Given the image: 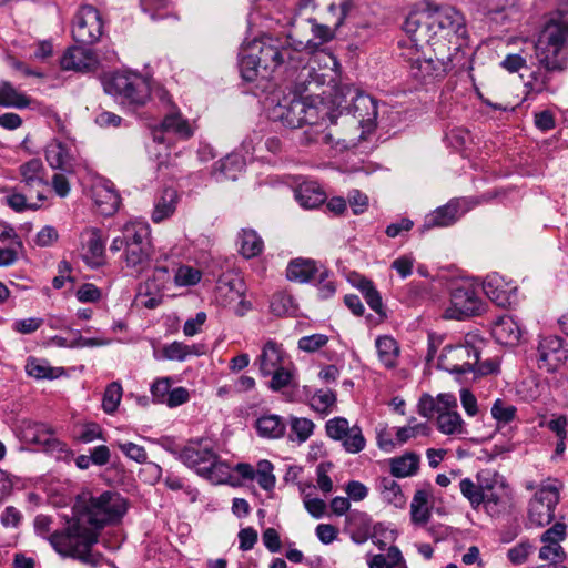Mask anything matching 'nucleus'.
I'll return each mask as SVG.
<instances>
[{"instance_id": "f257e3e1", "label": "nucleus", "mask_w": 568, "mask_h": 568, "mask_svg": "<svg viewBox=\"0 0 568 568\" xmlns=\"http://www.w3.org/2000/svg\"><path fill=\"white\" fill-rule=\"evenodd\" d=\"M128 500L120 493L105 490L99 495L83 493L75 498L72 516L65 526L52 532L48 540L62 557L97 567L102 555L93 550L102 529L119 524L128 511Z\"/></svg>"}, {"instance_id": "f03ea898", "label": "nucleus", "mask_w": 568, "mask_h": 568, "mask_svg": "<svg viewBox=\"0 0 568 568\" xmlns=\"http://www.w3.org/2000/svg\"><path fill=\"white\" fill-rule=\"evenodd\" d=\"M251 43V52L254 51L257 61L266 73H272L278 68H284L285 71H295L302 67L300 77L317 75L314 68H307L304 64L305 58L302 52L303 49L313 48L312 40L307 42L298 41L292 43L291 37L284 39L263 37L260 40H254ZM316 44H314L315 47Z\"/></svg>"}, {"instance_id": "7ed1b4c3", "label": "nucleus", "mask_w": 568, "mask_h": 568, "mask_svg": "<svg viewBox=\"0 0 568 568\" xmlns=\"http://www.w3.org/2000/svg\"><path fill=\"white\" fill-rule=\"evenodd\" d=\"M110 251H123L121 258L125 266L141 273L149 266L153 255L150 226L139 221L124 224L121 235L113 239Z\"/></svg>"}, {"instance_id": "20e7f679", "label": "nucleus", "mask_w": 568, "mask_h": 568, "mask_svg": "<svg viewBox=\"0 0 568 568\" xmlns=\"http://www.w3.org/2000/svg\"><path fill=\"white\" fill-rule=\"evenodd\" d=\"M179 460L214 485L225 484L231 477L230 466L221 460L209 438L189 440L180 449Z\"/></svg>"}, {"instance_id": "39448f33", "label": "nucleus", "mask_w": 568, "mask_h": 568, "mask_svg": "<svg viewBox=\"0 0 568 568\" xmlns=\"http://www.w3.org/2000/svg\"><path fill=\"white\" fill-rule=\"evenodd\" d=\"M567 43L568 22L561 18L548 20L535 44L538 65L548 72H564L568 62Z\"/></svg>"}, {"instance_id": "423d86ee", "label": "nucleus", "mask_w": 568, "mask_h": 568, "mask_svg": "<svg viewBox=\"0 0 568 568\" xmlns=\"http://www.w3.org/2000/svg\"><path fill=\"white\" fill-rule=\"evenodd\" d=\"M328 115V105L318 98L284 99L268 110V118L285 128H311Z\"/></svg>"}, {"instance_id": "0eeeda50", "label": "nucleus", "mask_w": 568, "mask_h": 568, "mask_svg": "<svg viewBox=\"0 0 568 568\" xmlns=\"http://www.w3.org/2000/svg\"><path fill=\"white\" fill-rule=\"evenodd\" d=\"M104 90L120 99L122 104L138 109L144 106L151 98V79L139 72L116 71L105 79Z\"/></svg>"}, {"instance_id": "6e6552de", "label": "nucleus", "mask_w": 568, "mask_h": 568, "mask_svg": "<svg viewBox=\"0 0 568 568\" xmlns=\"http://www.w3.org/2000/svg\"><path fill=\"white\" fill-rule=\"evenodd\" d=\"M483 339L467 335L465 342L455 346H445L439 357V365L454 374L475 372L483 348Z\"/></svg>"}, {"instance_id": "1a4fd4ad", "label": "nucleus", "mask_w": 568, "mask_h": 568, "mask_svg": "<svg viewBox=\"0 0 568 568\" xmlns=\"http://www.w3.org/2000/svg\"><path fill=\"white\" fill-rule=\"evenodd\" d=\"M430 34L433 42L437 43V38L452 42V38H465L467 34L465 18L454 7H436L427 12Z\"/></svg>"}, {"instance_id": "9d476101", "label": "nucleus", "mask_w": 568, "mask_h": 568, "mask_svg": "<svg viewBox=\"0 0 568 568\" xmlns=\"http://www.w3.org/2000/svg\"><path fill=\"white\" fill-rule=\"evenodd\" d=\"M485 311V303L470 284H454L450 292V305L445 310L447 320L463 321L478 316Z\"/></svg>"}, {"instance_id": "9b49d317", "label": "nucleus", "mask_w": 568, "mask_h": 568, "mask_svg": "<svg viewBox=\"0 0 568 568\" xmlns=\"http://www.w3.org/2000/svg\"><path fill=\"white\" fill-rule=\"evenodd\" d=\"M556 483L548 479L529 501L528 519L531 525L544 527L554 520L555 508L559 503V487Z\"/></svg>"}, {"instance_id": "f8f14e48", "label": "nucleus", "mask_w": 568, "mask_h": 568, "mask_svg": "<svg viewBox=\"0 0 568 568\" xmlns=\"http://www.w3.org/2000/svg\"><path fill=\"white\" fill-rule=\"evenodd\" d=\"M483 506L490 516H499L513 506V490L505 479L496 473H490L484 481Z\"/></svg>"}, {"instance_id": "ddd939ff", "label": "nucleus", "mask_w": 568, "mask_h": 568, "mask_svg": "<svg viewBox=\"0 0 568 568\" xmlns=\"http://www.w3.org/2000/svg\"><path fill=\"white\" fill-rule=\"evenodd\" d=\"M326 435L342 444L344 450L348 454H357L366 446V439L362 428L358 425L349 426L345 417H334L325 424Z\"/></svg>"}, {"instance_id": "4468645a", "label": "nucleus", "mask_w": 568, "mask_h": 568, "mask_svg": "<svg viewBox=\"0 0 568 568\" xmlns=\"http://www.w3.org/2000/svg\"><path fill=\"white\" fill-rule=\"evenodd\" d=\"M102 19L98 9L93 6H82L73 21L72 36L80 44H92L102 36Z\"/></svg>"}, {"instance_id": "2eb2a0df", "label": "nucleus", "mask_w": 568, "mask_h": 568, "mask_svg": "<svg viewBox=\"0 0 568 568\" xmlns=\"http://www.w3.org/2000/svg\"><path fill=\"white\" fill-rule=\"evenodd\" d=\"M193 134L192 125L176 105H172V110H168L163 120L152 129L153 140L158 143H166L168 135L179 140H189Z\"/></svg>"}, {"instance_id": "dca6fc26", "label": "nucleus", "mask_w": 568, "mask_h": 568, "mask_svg": "<svg viewBox=\"0 0 568 568\" xmlns=\"http://www.w3.org/2000/svg\"><path fill=\"white\" fill-rule=\"evenodd\" d=\"M19 174L23 189L30 194L34 192L38 202L47 200V191L49 182L47 179V170L40 159L33 158L19 166Z\"/></svg>"}, {"instance_id": "f3484780", "label": "nucleus", "mask_w": 568, "mask_h": 568, "mask_svg": "<svg viewBox=\"0 0 568 568\" xmlns=\"http://www.w3.org/2000/svg\"><path fill=\"white\" fill-rule=\"evenodd\" d=\"M88 44L69 48L60 59V65L65 71L91 72L99 65V59Z\"/></svg>"}, {"instance_id": "a211bd4d", "label": "nucleus", "mask_w": 568, "mask_h": 568, "mask_svg": "<svg viewBox=\"0 0 568 568\" xmlns=\"http://www.w3.org/2000/svg\"><path fill=\"white\" fill-rule=\"evenodd\" d=\"M44 155L48 164L53 170H60L65 173L74 172L75 156L73 146L60 139H52L44 149Z\"/></svg>"}, {"instance_id": "6ab92c4d", "label": "nucleus", "mask_w": 568, "mask_h": 568, "mask_svg": "<svg viewBox=\"0 0 568 568\" xmlns=\"http://www.w3.org/2000/svg\"><path fill=\"white\" fill-rule=\"evenodd\" d=\"M566 351L562 348V339L556 336L544 338L538 347L539 367L554 372L566 359Z\"/></svg>"}, {"instance_id": "aec40b11", "label": "nucleus", "mask_w": 568, "mask_h": 568, "mask_svg": "<svg viewBox=\"0 0 568 568\" xmlns=\"http://www.w3.org/2000/svg\"><path fill=\"white\" fill-rule=\"evenodd\" d=\"M91 193L92 200L102 215L110 216L118 211L121 199L111 183H97L92 186Z\"/></svg>"}, {"instance_id": "412c9836", "label": "nucleus", "mask_w": 568, "mask_h": 568, "mask_svg": "<svg viewBox=\"0 0 568 568\" xmlns=\"http://www.w3.org/2000/svg\"><path fill=\"white\" fill-rule=\"evenodd\" d=\"M484 292L489 300L500 307L510 305L516 287L506 283L497 274L488 275L484 282Z\"/></svg>"}, {"instance_id": "4be33fe9", "label": "nucleus", "mask_w": 568, "mask_h": 568, "mask_svg": "<svg viewBox=\"0 0 568 568\" xmlns=\"http://www.w3.org/2000/svg\"><path fill=\"white\" fill-rule=\"evenodd\" d=\"M349 112L363 128H372L377 119V105L375 100L367 94H357L349 108Z\"/></svg>"}, {"instance_id": "5701e85b", "label": "nucleus", "mask_w": 568, "mask_h": 568, "mask_svg": "<svg viewBox=\"0 0 568 568\" xmlns=\"http://www.w3.org/2000/svg\"><path fill=\"white\" fill-rule=\"evenodd\" d=\"M459 216L460 214L458 201H449L447 204L437 207L432 213L426 215L422 232L434 227H447L454 224L459 219Z\"/></svg>"}, {"instance_id": "b1692460", "label": "nucleus", "mask_w": 568, "mask_h": 568, "mask_svg": "<svg viewBox=\"0 0 568 568\" xmlns=\"http://www.w3.org/2000/svg\"><path fill=\"white\" fill-rule=\"evenodd\" d=\"M404 30L409 34L415 45H423L424 43L429 45L436 44V42H433L427 13L410 14L404 23Z\"/></svg>"}, {"instance_id": "393cba45", "label": "nucleus", "mask_w": 568, "mask_h": 568, "mask_svg": "<svg viewBox=\"0 0 568 568\" xmlns=\"http://www.w3.org/2000/svg\"><path fill=\"white\" fill-rule=\"evenodd\" d=\"M493 335L499 344L516 345L520 341L523 329L514 317L505 315L495 322Z\"/></svg>"}, {"instance_id": "a878e982", "label": "nucleus", "mask_w": 568, "mask_h": 568, "mask_svg": "<svg viewBox=\"0 0 568 568\" xmlns=\"http://www.w3.org/2000/svg\"><path fill=\"white\" fill-rule=\"evenodd\" d=\"M430 497V485L415 491L410 504V520L414 525L425 526L429 521L432 516L429 507Z\"/></svg>"}, {"instance_id": "bb28decb", "label": "nucleus", "mask_w": 568, "mask_h": 568, "mask_svg": "<svg viewBox=\"0 0 568 568\" xmlns=\"http://www.w3.org/2000/svg\"><path fill=\"white\" fill-rule=\"evenodd\" d=\"M446 65L443 60L436 58H420L419 55L412 59L410 74L419 80L426 81L429 78L442 77L446 73Z\"/></svg>"}, {"instance_id": "cd10ccee", "label": "nucleus", "mask_w": 568, "mask_h": 568, "mask_svg": "<svg viewBox=\"0 0 568 568\" xmlns=\"http://www.w3.org/2000/svg\"><path fill=\"white\" fill-rule=\"evenodd\" d=\"M83 261L90 267H99L105 263V243L99 229H92L84 245Z\"/></svg>"}, {"instance_id": "c85d7f7f", "label": "nucleus", "mask_w": 568, "mask_h": 568, "mask_svg": "<svg viewBox=\"0 0 568 568\" xmlns=\"http://www.w3.org/2000/svg\"><path fill=\"white\" fill-rule=\"evenodd\" d=\"M286 422L276 414H264L255 422V428L260 437L278 439L286 433Z\"/></svg>"}, {"instance_id": "c756f323", "label": "nucleus", "mask_w": 568, "mask_h": 568, "mask_svg": "<svg viewBox=\"0 0 568 568\" xmlns=\"http://www.w3.org/2000/svg\"><path fill=\"white\" fill-rule=\"evenodd\" d=\"M329 121V123H334V115L328 111V115L324 118V120H320L317 124L312 125L303 131L301 134L300 141L302 144H312V143H323L327 145H338L341 143V139H335L331 131L326 129H320L323 125V122Z\"/></svg>"}, {"instance_id": "7c9ffc66", "label": "nucleus", "mask_w": 568, "mask_h": 568, "mask_svg": "<svg viewBox=\"0 0 568 568\" xmlns=\"http://www.w3.org/2000/svg\"><path fill=\"white\" fill-rule=\"evenodd\" d=\"M420 457L414 452H407L402 456L389 459L390 475L395 478L412 477L419 469Z\"/></svg>"}, {"instance_id": "2f4dec72", "label": "nucleus", "mask_w": 568, "mask_h": 568, "mask_svg": "<svg viewBox=\"0 0 568 568\" xmlns=\"http://www.w3.org/2000/svg\"><path fill=\"white\" fill-rule=\"evenodd\" d=\"M295 199L305 209H315L326 201V194L316 182H304L295 190Z\"/></svg>"}, {"instance_id": "473e14b6", "label": "nucleus", "mask_w": 568, "mask_h": 568, "mask_svg": "<svg viewBox=\"0 0 568 568\" xmlns=\"http://www.w3.org/2000/svg\"><path fill=\"white\" fill-rule=\"evenodd\" d=\"M283 358V349L280 344L275 341H267L262 349L261 355L257 358L260 372L264 376H268L277 367L281 366Z\"/></svg>"}, {"instance_id": "72a5a7b5", "label": "nucleus", "mask_w": 568, "mask_h": 568, "mask_svg": "<svg viewBox=\"0 0 568 568\" xmlns=\"http://www.w3.org/2000/svg\"><path fill=\"white\" fill-rule=\"evenodd\" d=\"M376 489L382 499L397 508L406 504V498L402 491L400 485L393 477H381L376 481Z\"/></svg>"}, {"instance_id": "f704fd0d", "label": "nucleus", "mask_w": 568, "mask_h": 568, "mask_svg": "<svg viewBox=\"0 0 568 568\" xmlns=\"http://www.w3.org/2000/svg\"><path fill=\"white\" fill-rule=\"evenodd\" d=\"M489 471H481L477 475V481H473L470 478H464L459 481V489L462 495L469 501L473 509H478L484 500V486L485 479H487Z\"/></svg>"}, {"instance_id": "c9c22d12", "label": "nucleus", "mask_w": 568, "mask_h": 568, "mask_svg": "<svg viewBox=\"0 0 568 568\" xmlns=\"http://www.w3.org/2000/svg\"><path fill=\"white\" fill-rule=\"evenodd\" d=\"M239 252L245 258L260 255L264 248V242L253 229H242L237 235Z\"/></svg>"}, {"instance_id": "e433bc0d", "label": "nucleus", "mask_w": 568, "mask_h": 568, "mask_svg": "<svg viewBox=\"0 0 568 568\" xmlns=\"http://www.w3.org/2000/svg\"><path fill=\"white\" fill-rule=\"evenodd\" d=\"M179 195L173 189L163 190L160 197L155 201L154 210L152 212V221L160 223L170 217L176 210Z\"/></svg>"}, {"instance_id": "4c0bfd02", "label": "nucleus", "mask_w": 568, "mask_h": 568, "mask_svg": "<svg viewBox=\"0 0 568 568\" xmlns=\"http://www.w3.org/2000/svg\"><path fill=\"white\" fill-rule=\"evenodd\" d=\"M22 433L30 443L52 445L55 442L53 429L44 423L24 422Z\"/></svg>"}, {"instance_id": "58836bf2", "label": "nucleus", "mask_w": 568, "mask_h": 568, "mask_svg": "<svg viewBox=\"0 0 568 568\" xmlns=\"http://www.w3.org/2000/svg\"><path fill=\"white\" fill-rule=\"evenodd\" d=\"M317 273L316 263L312 260L295 258L286 268V277L290 281L306 283Z\"/></svg>"}, {"instance_id": "ea45409f", "label": "nucleus", "mask_w": 568, "mask_h": 568, "mask_svg": "<svg viewBox=\"0 0 568 568\" xmlns=\"http://www.w3.org/2000/svg\"><path fill=\"white\" fill-rule=\"evenodd\" d=\"M378 358L386 368H393L397 364L399 356V346L397 342L388 335L378 336L375 341Z\"/></svg>"}, {"instance_id": "a19ab883", "label": "nucleus", "mask_w": 568, "mask_h": 568, "mask_svg": "<svg viewBox=\"0 0 568 568\" xmlns=\"http://www.w3.org/2000/svg\"><path fill=\"white\" fill-rule=\"evenodd\" d=\"M239 68L243 80L252 82L256 79L261 68L254 51L251 52V43L241 47L239 52Z\"/></svg>"}, {"instance_id": "79ce46f5", "label": "nucleus", "mask_w": 568, "mask_h": 568, "mask_svg": "<svg viewBox=\"0 0 568 568\" xmlns=\"http://www.w3.org/2000/svg\"><path fill=\"white\" fill-rule=\"evenodd\" d=\"M286 424L290 427L288 439L298 444L305 443L315 429L314 422L306 417L290 415Z\"/></svg>"}, {"instance_id": "37998d69", "label": "nucleus", "mask_w": 568, "mask_h": 568, "mask_svg": "<svg viewBox=\"0 0 568 568\" xmlns=\"http://www.w3.org/2000/svg\"><path fill=\"white\" fill-rule=\"evenodd\" d=\"M437 428L445 435L466 433L464 420L457 412H440L436 419Z\"/></svg>"}, {"instance_id": "c03bdc74", "label": "nucleus", "mask_w": 568, "mask_h": 568, "mask_svg": "<svg viewBox=\"0 0 568 568\" xmlns=\"http://www.w3.org/2000/svg\"><path fill=\"white\" fill-rule=\"evenodd\" d=\"M30 99L13 88L10 82L0 84V105L23 109L29 106Z\"/></svg>"}, {"instance_id": "a18cd8bd", "label": "nucleus", "mask_w": 568, "mask_h": 568, "mask_svg": "<svg viewBox=\"0 0 568 568\" xmlns=\"http://www.w3.org/2000/svg\"><path fill=\"white\" fill-rule=\"evenodd\" d=\"M336 393L331 389H318L310 399V407L323 415L326 416L332 413L333 408L336 405Z\"/></svg>"}, {"instance_id": "49530a36", "label": "nucleus", "mask_w": 568, "mask_h": 568, "mask_svg": "<svg viewBox=\"0 0 568 568\" xmlns=\"http://www.w3.org/2000/svg\"><path fill=\"white\" fill-rule=\"evenodd\" d=\"M357 287L363 294L368 306L378 315H384V305L382 296L373 282L368 278H361L357 283Z\"/></svg>"}, {"instance_id": "de8ad7c7", "label": "nucleus", "mask_w": 568, "mask_h": 568, "mask_svg": "<svg viewBox=\"0 0 568 568\" xmlns=\"http://www.w3.org/2000/svg\"><path fill=\"white\" fill-rule=\"evenodd\" d=\"M490 412L499 428L510 424L517 417V407L501 398L493 403Z\"/></svg>"}, {"instance_id": "09e8293b", "label": "nucleus", "mask_w": 568, "mask_h": 568, "mask_svg": "<svg viewBox=\"0 0 568 568\" xmlns=\"http://www.w3.org/2000/svg\"><path fill=\"white\" fill-rule=\"evenodd\" d=\"M551 73L552 72H548L538 65V69L531 72L529 80L525 84L528 92L539 94L548 91L549 83L551 81Z\"/></svg>"}, {"instance_id": "8fccbe9b", "label": "nucleus", "mask_w": 568, "mask_h": 568, "mask_svg": "<svg viewBox=\"0 0 568 568\" xmlns=\"http://www.w3.org/2000/svg\"><path fill=\"white\" fill-rule=\"evenodd\" d=\"M26 372L29 376L37 379H53L57 377V375H54V368L51 367L47 361L38 359L34 357H30L27 361Z\"/></svg>"}, {"instance_id": "3c124183", "label": "nucleus", "mask_w": 568, "mask_h": 568, "mask_svg": "<svg viewBox=\"0 0 568 568\" xmlns=\"http://www.w3.org/2000/svg\"><path fill=\"white\" fill-rule=\"evenodd\" d=\"M270 307L276 316L291 315L296 312L294 298L286 293L274 294Z\"/></svg>"}, {"instance_id": "603ef678", "label": "nucleus", "mask_w": 568, "mask_h": 568, "mask_svg": "<svg viewBox=\"0 0 568 568\" xmlns=\"http://www.w3.org/2000/svg\"><path fill=\"white\" fill-rule=\"evenodd\" d=\"M273 464L270 460L262 459L257 463L255 478L261 488L266 491L275 487L276 478L273 475Z\"/></svg>"}, {"instance_id": "864d4df0", "label": "nucleus", "mask_w": 568, "mask_h": 568, "mask_svg": "<svg viewBox=\"0 0 568 568\" xmlns=\"http://www.w3.org/2000/svg\"><path fill=\"white\" fill-rule=\"evenodd\" d=\"M122 393L123 390L120 383L113 382L108 385L102 399V407L106 414H113L118 409Z\"/></svg>"}, {"instance_id": "5fc2aeb1", "label": "nucleus", "mask_w": 568, "mask_h": 568, "mask_svg": "<svg viewBox=\"0 0 568 568\" xmlns=\"http://www.w3.org/2000/svg\"><path fill=\"white\" fill-rule=\"evenodd\" d=\"M6 203L16 212H24L27 210L36 211L41 207L43 202H32V199L21 192H12L6 197Z\"/></svg>"}, {"instance_id": "6e6d98bb", "label": "nucleus", "mask_w": 568, "mask_h": 568, "mask_svg": "<svg viewBox=\"0 0 568 568\" xmlns=\"http://www.w3.org/2000/svg\"><path fill=\"white\" fill-rule=\"evenodd\" d=\"M171 388H172V378L171 377L156 378L150 387L152 402L154 404H163L164 405Z\"/></svg>"}, {"instance_id": "4d7b16f0", "label": "nucleus", "mask_w": 568, "mask_h": 568, "mask_svg": "<svg viewBox=\"0 0 568 568\" xmlns=\"http://www.w3.org/2000/svg\"><path fill=\"white\" fill-rule=\"evenodd\" d=\"M202 274L199 270L182 265L180 266L174 275V282L178 286H191L195 285L201 281Z\"/></svg>"}, {"instance_id": "13d9d810", "label": "nucleus", "mask_w": 568, "mask_h": 568, "mask_svg": "<svg viewBox=\"0 0 568 568\" xmlns=\"http://www.w3.org/2000/svg\"><path fill=\"white\" fill-rule=\"evenodd\" d=\"M539 558L550 561L549 564H562L566 559V552L560 544L544 542V546L539 549Z\"/></svg>"}, {"instance_id": "bf43d9fd", "label": "nucleus", "mask_w": 568, "mask_h": 568, "mask_svg": "<svg viewBox=\"0 0 568 568\" xmlns=\"http://www.w3.org/2000/svg\"><path fill=\"white\" fill-rule=\"evenodd\" d=\"M328 343V337L325 334H312L303 336L298 339V348L306 353H314Z\"/></svg>"}, {"instance_id": "052dcab7", "label": "nucleus", "mask_w": 568, "mask_h": 568, "mask_svg": "<svg viewBox=\"0 0 568 568\" xmlns=\"http://www.w3.org/2000/svg\"><path fill=\"white\" fill-rule=\"evenodd\" d=\"M22 250L23 244L21 240H16V244H9L8 247H0V267H8L14 264Z\"/></svg>"}, {"instance_id": "680f3d73", "label": "nucleus", "mask_w": 568, "mask_h": 568, "mask_svg": "<svg viewBox=\"0 0 568 568\" xmlns=\"http://www.w3.org/2000/svg\"><path fill=\"white\" fill-rule=\"evenodd\" d=\"M347 201L355 215L364 213L368 209V196L359 190H352L347 194Z\"/></svg>"}, {"instance_id": "e2e57ef3", "label": "nucleus", "mask_w": 568, "mask_h": 568, "mask_svg": "<svg viewBox=\"0 0 568 568\" xmlns=\"http://www.w3.org/2000/svg\"><path fill=\"white\" fill-rule=\"evenodd\" d=\"M531 548L528 541H521L507 551V558L514 565H523L527 561Z\"/></svg>"}, {"instance_id": "0e129e2a", "label": "nucleus", "mask_w": 568, "mask_h": 568, "mask_svg": "<svg viewBox=\"0 0 568 568\" xmlns=\"http://www.w3.org/2000/svg\"><path fill=\"white\" fill-rule=\"evenodd\" d=\"M120 450L130 459L143 464L148 459L146 450L143 446L128 442L119 444Z\"/></svg>"}, {"instance_id": "69168bd1", "label": "nucleus", "mask_w": 568, "mask_h": 568, "mask_svg": "<svg viewBox=\"0 0 568 568\" xmlns=\"http://www.w3.org/2000/svg\"><path fill=\"white\" fill-rule=\"evenodd\" d=\"M271 375L270 388L274 392H278L288 386L293 377L292 373L282 366L277 367Z\"/></svg>"}, {"instance_id": "338daca9", "label": "nucleus", "mask_w": 568, "mask_h": 568, "mask_svg": "<svg viewBox=\"0 0 568 568\" xmlns=\"http://www.w3.org/2000/svg\"><path fill=\"white\" fill-rule=\"evenodd\" d=\"M163 356L170 361H185L187 358V345L182 342H173L163 347Z\"/></svg>"}, {"instance_id": "774afa93", "label": "nucleus", "mask_w": 568, "mask_h": 568, "mask_svg": "<svg viewBox=\"0 0 568 568\" xmlns=\"http://www.w3.org/2000/svg\"><path fill=\"white\" fill-rule=\"evenodd\" d=\"M78 440L83 444L92 443L97 439H103V430L97 423H88L83 425L80 434L78 435Z\"/></svg>"}]
</instances>
